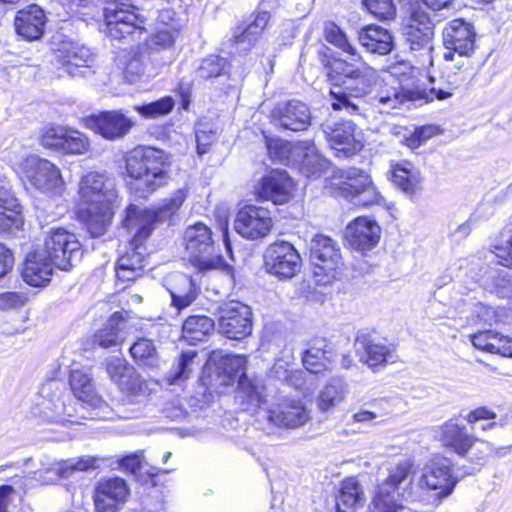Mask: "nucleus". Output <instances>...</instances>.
<instances>
[{"instance_id": "obj_58", "label": "nucleus", "mask_w": 512, "mask_h": 512, "mask_svg": "<svg viewBox=\"0 0 512 512\" xmlns=\"http://www.w3.org/2000/svg\"><path fill=\"white\" fill-rule=\"evenodd\" d=\"M247 359L244 355L227 354L221 357L219 361V368L229 379L234 380L240 377H245Z\"/></svg>"}, {"instance_id": "obj_57", "label": "nucleus", "mask_w": 512, "mask_h": 512, "mask_svg": "<svg viewBox=\"0 0 512 512\" xmlns=\"http://www.w3.org/2000/svg\"><path fill=\"white\" fill-rule=\"evenodd\" d=\"M104 366L110 379L119 385L129 373H133V366L122 356H110L105 359Z\"/></svg>"}, {"instance_id": "obj_49", "label": "nucleus", "mask_w": 512, "mask_h": 512, "mask_svg": "<svg viewBox=\"0 0 512 512\" xmlns=\"http://www.w3.org/2000/svg\"><path fill=\"white\" fill-rule=\"evenodd\" d=\"M414 462L412 459L406 458L399 460L389 469L388 477L382 482L383 485L396 491L401 485H410L412 482Z\"/></svg>"}, {"instance_id": "obj_41", "label": "nucleus", "mask_w": 512, "mask_h": 512, "mask_svg": "<svg viewBox=\"0 0 512 512\" xmlns=\"http://www.w3.org/2000/svg\"><path fill=\"white\" fill-rule=\"evenodd\" d=\"M131 357L141 368L158 369L161 360L154 343L147 338H139L129 349Z\"/></svg>"}, {"instance_id": "obj_8", "label": "nucleus", "mask_w": 512, "mask_h": 512, "mask_svg": "<svg viewBox=\"0 0 512 512\" xmlns=\"http://www.w3.org/2000/svg\"><path fill=\"white\" fill-rule=\"evenodd\" d=\"M105 32L114 39H124L146 32L147 19L130 0H111L104 8Z\"/></svg>"}, {"instance_id": "obj_34", "label": "nucleus", "mask_w": 512, "mask_h": 512, "mask_svg": "<svg viewBox=\"0 0 512 512\" xmlns=\"http://www.w3.org/2000/svg\"><path fill=\"white\" fill-rule=\"evenodd\" d=\"M361 46L369 53L387 55L394 47L391 32L381 26L369 25L358 32Z\"/></svg>"}, {"instance_id": "obj_23", "label": "nucleus", "mask_w": 512, "mask_h": 512, "mask_svg": "<svg viewBox=\"0 0 512 512\" xmlns=\"http://www.w3.org/2000/svg\"><path fill=\"white\" fill-rule=\"evenodd\" d=\"M272 122L291 131L306 130L311 124V111L307 104L299 100L278 103L271 113Z\"/></svg>"}, {"instance_id": "obj_59", "label": "nucleus", "mask_w": 512, "mask_h": 512, "mask_svg": "<svg viewBox=\"0 0 512 512\" xmlns=\"http://www.w3.org/2000/svg\"><path fill=\"white\" fill-rule=\"evenodd\" d=\"M270 157L284 165L293 166L296 159L295 149L296 143L292 144L289 142L277 140L272 141L267 146Z\"/></svg>"}, {"instance_id": "obj_25", "label": "nucleus", "mask_w": 512, "mask_h": 512, "mask_svg": "<svg viewBox=\"0 0 512 512\" xmlns=\"http://www.w3.org/2000/svg\"><path fill=\"white\" fill-rule=\"evenodd\" d=\"M133 233V241L130 243L127 251L122 254L117 261L116 274L120 280L132 281L143 274L144 268L147 265L145 256V248L142 242L145 239H137L136 229H127Z\"/></svg>"}, {"instance_id": "obj_40", "label": "nucleus", "mask_w": 512, "mask_h": 512, "mask_svg": "<svg viewBox=\"0 0 512 512\" xmlns=\"http://www.w3.org/2000/svg\"><path fill=\"white\" fill-rule=\"evenodd\" d=\"M347 393L348 385L345 380L341 377H332L317 396V408L323 413H330L345 400Z\"/></svg>"}, {"instance_id": "obj_54", "label": "nucleus", "mask_w": 512, "mask_h": 512, "mask_svg": "<svg viewBox=\"0 0 512 512\" xmlns=\"http://www.w3.org/2000/svg\"><path fill=\"white\" fill-rule=\"evenodd\" d=\"M99 458L93 456H83L79 458H72L57 464L54 470L59 477L68 478L76 471H88L98 467L97 462Z\"/></svg>"}, {"instance_id": "obj_60", "label": "nucleus", "mask_w": 512, "mask_h": 512, "mask_svg": "<svg viewBox=\"0 0 512 512\" xmlns=\"http://www.w3.org/2000/svg\"><path fill=\"white\" fill-rule=\"evenodd\" d=\"M66 126H45L41 131V145L48 149H54L60 152L62 142L67 131Z\"/></svg>"}, {"instance_id": "obj_45", "label": "nucleus", "mask_w": 512, "mask_h": 512, "mask_svg": "<svg viewBox=\"0 0 512 512\" xmlns=\"http://www.w3.org/2000/svg\"><path fill=\"white\" fill-rule=\"evenodd\" d=\"M214 327V321L207 316H189L182 326L183 337L191 343L199 342L204 340L214 330Z\"/></svg>"}, {"instance_id": "obj_55", "label": "nucleus", "mask_w": 512, "mask_h": 512, "mask_svg": "<svg viewBox=\"0 0 512 512\" xmlns=\"http://www.w3.org/2000/svg\"><path fill=\"white\" fill-rule=\"evenodd\" d=\"M227 67V60L218 55H209L204 58L200 65L197 67L195 73L196 77L202 80H209L214 77H219L225 73Z\"/></svg>"}, {"instance_id": "obj_17", "label": "nucleus", "mask_w": 512, "mask_h": 512, "mask_svg": "<svg viewBox=\"0 0 512 512\" xmlns=\"http://www.w3.org/2000/svg\"><path fill=\"white\" fill-rule=\"evenodd\" d=\"M457 483L453 475L451 462L447 458H434L422 469L418 486L433 493L438 498L447 497Z\"/></svg>"}, {"instance_id": "obj_27", "label": "nucleus", "mask_w": 512, "mask_h": 512, "mask_svg": "<svg viewBox=\"0 0 512 512\" xmlns=\"http://www.w3.org/2000/svg\"><path fill=\"white\" fill-rule=\"evenodd\" d=\"M345 237L353 249L370 250L378 243L380 227L374 220L358 217L346 227Z\"/></svg>"}, {"instance_id": "obj_14", "label": "nucleus", "mask_w": 512, "mask_h": 512, "mask_svg": "<svg viewBox=\"0 0 512 512\" xmlns=\"http://www.w3.org/2000/svg\"><path fill=\"white\" fill-rule=\"evenodd\" d=\"M218 330L229 339L241 340L252 332V311L239 301H229L218 308Z\"/></svg>"}, {"instance_id": "obj_2", "label": "nucleus", "mask_w": 512, "mask_h": 512, "mask_svg": "<svg viewBox=\"0 0 512 512\" xmlns=\"http://www.w3.org/2000/svg\"><path fill=\"white\" fill-rule=\"evenodd\" d=\"M79 197L87 208L83 218L87 230L92 237L105 234L114 215V207L118 203V190L115 179L106 173L89 172L79 182Z\"/></svg>"}, {"instance_id": "obj_26", "label": "nucleus", "mask_w": 512, "mask_h": 512, "mask_svg": "<svg viewBox=\"0 0 512 512\" xmlns=\"http://www.w3.org/2000/svg\"><path fill=\"white\" fill-rule=\"evenodd\" d=\"M295 183L284 170H273L262 178L258 187V196L274 204H284L292 197Z\"/></svg>"}, {"instance_id": "obj_52", "label": "nucleus", "mask_w": 512, "mask_h": 512, "mask_svg": "<svg viewBox=\"0 0 512 512\" xmlns=\"http://www.w3.org/2000/svg\"><path fill=\"white\" fill-rule=\"evenodd\" d=\"M120 390L124 392L132 402H140L147 398L150 394L148 383L133 369V373L118 385Z\"/></svg>"}, {"instance_id": "obj_31", "label": "nucleus", "mask_w": 512, "mask_h": 512, "mask_svg": "<svg viewBox=\"0 0 512 512\" xmlns=\"http://www.w3.org/2000/svg\"><path fill=\"white\" fill-rule=\"evenodd\" d=\"M128 487L122 478H109L98 483L94 502L98 510L114 512L117 504L124 502L128 496Z\"/></svg>"}, {"instance_id": "obj_12", "label": "nucleus", "mask_w": 512, "mask_h": 512, "mask_svg": "<svg viewBox=\"0 0 512 512\" xmlns=\"http://www.w3.org/2000/svg\"><path fill=\"white\" fill-rule=\"evenodd\" d=\"M340 194L356 206L382 205L384 198L371 176L358 168H349L343 174Z\"/></svg>"}, {"instance_id": "obj_29", "label": "nucleus", "mask_w": 512, "mask_h": 512, "mask_svg": "<svg viewBox=\"0 0 512 512\" xmlns=\"http://www.w3.org/2000/svg\"><path fill=\"white\" fill-rule=\"evenodd\" d=\"M164 286L170 294L171 307L177 312L189 307L197 298L193 280L186 274L175 272L164 279Z\"/></svg>"}, {"instance_id": "obj_5", "label": "nucleus", "mask_w": 512, "mask_h": 512, "mask_svg": "<svg viewBox=\"0 0 512 512\" xmlns=\"http://www.w3.org/2000/svg\"><path fill=\"white\" fill-rule=\"evenodd\" d=\"M71 403L70 397L63 391L62 383L48 380L41 385L31 414L47 424L73 423L76 409Z\"/></svg>"}, {"instance_id": "obj_53", "label": "nucleus", "mask_w": 512, "mask_h": 512, "mask_svg": "<svg viewBox=\"0 0 512 512\" xmlns=\"http://www.w3.org/2000/svg\"><path fill=\"white\" fill-rule=\"evenodd\" d=\"M89 150V138L84 133L68 127L60 152L65 155H85Z\"/></svg>"}, {"instance_id": "obj_16", "label": "nucleus", "mask_w": 512, "mask_h": 512, "mask_svg": "<svg viewBox=\"0 0 512 512\" xmlns=\"http://www.w3.org/2000/svg\"><path fill=\"white\" fill-rule=\"evenodd\" d=\"M322 130L339 158L351 157L363 148L361 133L357 132L356 125L350 120L327 122L322 124Z\"/></svg>"}, {"instance_id": "obj_15", "label": "nucleus", "mask_w": 512, "mask_h": 512, "mask_svg": "<svg viewBox=\"0 0 512 512\" xmlns=\"http://www.w3.org/2000/svg\"><path fill=\"white\" fill-rule=\"evenodd\" d=\"M434 23L420 6L412 7L402 24L403 36L412 51L430 52L434 38Z\"/></svg>"}, {"instance_id": "obj_9", "label": "nucleus", "mask_w": 512, "mask_h": 512, "mask_svg": "<svg viewBox=\"0 0 512 512\" xmlns=\"http://www.w3.org/2000/svg\"><path fill=\"white\" fill-rule=\"evenodd\" d=\"M52 49L57 62L71 77L86 78L95 73L96 55L85 45L57 34L53 38Z\"/></svg>"}, {"instance_id": "obj_10", "label": "nucleus", "mask_w": 512, "mask_h": 512, "mask_svg": "<svg viewBox=\"0 0 512 512\" xmlns=\"http://www.w3.org/2000/svg\"><path fill=\"white\" fill-rule=\"evenodd\" d=\"M309 249L315 282L321 286L330 284L343 265L339 244L326 235L318 234L311 239Z\"/></svg>"}, {"instance_id": "obj_46", "label": "nucleus", "mask_w": 512, "mask_h": 512, "mask_svg": "<svg viewBox=\"0 0 512 512\" xmlns=\"http://www.w3.org/2000/svg\"><path fill=\"white\" fill-rule=\"evenodd\" d=\"M392 181L403 192L412 195L420 184L419 172L410 164H396L392 172Z\"/></svg>"}, {"instance_id": "obj_47", "label": "nucleus", "mask_w": 512, "mask_h": 512, "mask_svg": "<svg viewBox=\"0 0 512 512\" xmlns=\"http://www.w3.org/2000/svg\"><path fill=\"white\" fill-rule=\"evenodd\" d=\"M293 361L291 351L285 352L282 357L275 360L270 373L274 378L299 388L302 385V372L292 370Z\"/></svg>"}, {"instance_id": "obj_43", "label": "nucleus", "mask_w": 512, "mask_h": 512, "mask_svg": "<svg viewBox=\"0 0 512 512\" xmlns=\"http://www.w3.org/2000/svg\"><path fill=\"white\" fill-rule=\"evenodd\" d=\"M357 350H363L360 355L361 361L370 367H376L393 360L392 350L380 343H374L367 340L357 341Z\"/></svg>"}, {"instance_id": "obj_48", "label": "nucleus", "mask_w": 512, "mask_h": 512, "mask_svg": "<svg viewBox=\"0 0 512 512\" xmlns=\"http://www.w3.org/2000/svg\"><path fill=\"white\" fill-rule=\"evenodd\" d=\"M397 495L398 493L396 491H392L391 488L383 485L382 483L379 484L376 494L369 505L370 512L404 511L405 507L398 502L396 497Z\"/></svg>"}, {"instance_id": "obj_32", "label": "nucleus", "mask_w": 512, "mask_h": 512, "mask_svg": "<svg viewBox=\"0 0 512 512\" xmlns=\"http://www.w3.org/2000/svg\"><path fill=\"white\" fill-rule=\"evenodd\" d=\"M69 384L74 396L97 409H107L108 406L102 397L96 393L92 375L89 369H72Z\"/></svg>"}, {"instance_id": "obj_63", "label": "nucleus", "mask_w": 512, "mask_h": 512, "mask_svg": "<svg viewBox=\"0 0 512 512\" xmlns=\"http://www.w3.org/2000/svg\"><path fill=\"white\" fill-rule=\"evenodd\" d=\"M363 5L379 19L389 20L396 15V8L392 0H364Z\"/></svg>"}, {"instance_id": "obj_56", "label": "nucleus", "mask_w": 512, "mask_h": 512, "mask_svg": "<svg viewBox=\"0 0 512 512\" xmlns=\"http://www.w3.org/2000/svg\"><path fill=\"white\" fill-rule=\"evenodd\" d=\"M324 36L330 44L351 56H356V49L348 40L347 35L334 22L325 23Z\"/></svg>"}, {"instance_id": "obj_4", "label": "nucleus", "mask_w": 512, "mask_h": 512, "mask_svg": "<svg viewBox=\"0 0 512 512\" xmlns=\"http://www.w3.org/2000/svg\"><path fill=\"white\" fill-rule=\"evenodd\" d=\"M436 437L444 447L478 465H483L489 455L503 456L509 452L508 447L494 448L489 442L473 436L456 417L441 424Z\"/></svg>"}, {"instance_id": "obj_28", "label": "nucleus", "mask_w": 512, "mask_h": 512, "mask_svg": "<svg viewBox=\"0 0 512 512\" xmlns=\"http://www.w3.org/2000/svg\"><path fill=\"white\" fill-rule=\"evenodd\" d=\"M46 22L44 10L36 4H31L17 12L14 25L19 36L34 41L43 36Z\"/></svg>"}, {"instance_id": "obj_42", "label": "nucleus", "mask_w": 512, "mask_h": 512, "mask_svg": "<svg viewBox=\"0 0 512 512\" xmlns=\"http://www.w3.org/2000/svg\"><path fill=\"white\" fill-rule=\"evenodd\" d=\"M237 397L241 399L245 409L260 407L264 401V386L260 380L250 379L247 376L238 380Z\"/></svg>"}, {"instance_id": "obj_7", "label": "nucleus", "mask_w": 512, "mask_h": 512, "mask_svg": "<svg viewBox=\"0 0 512 512\" xmlns=\"http://www.w3.org/2000/svg\"><path fill=\"white\" fill-rule=\"evenodd\" d=\"M184 242L190 263L200 272L222 268L225 261L216 251L213 233L210 227L197 222L186 228Z\"/></svg>"}, {"instance_id": "obj_37", "label": "nucleus", "mask_w": 512, "mask_h": 512, "mask_svg": "<svg viewBox=\"0 0 512 512\" xmlns=\"http://www.w3.org/2000/svg\"><path fill=\"white\" fill-rule=\"evenodd\" d=\"M365 494L362 485L354 477L346 478L336 497V512H357L365 505Z\"/></svg>"}, {"instance_id": "obj_11", "label": "nucleus", "mask_w": 512, "mask_h": 512, "mask_svg": "<svg viewBox=\"0 0 512 512\" xmlns=\"http://www.w3.org/2000/svg\"><path fill=\"white\" fill-rule=\"evenodd\" d=\"M41 252L54 261L56 268L64 271L70 270L83 255L76 235L61 227L45 233Z\"/></svg>"}, {"instance_id": "obj_1", "label": "nucleus", "mask_w": 512, "mask_h": 512, "mask_svg": "<svg viewBox=\"0 0 512 512\" xmlns=\"http://www.w3.org/2000/svg\"><path fill=\"white\" fill-rule=\"evenodd\" d=\"M335 87L330 90L331 107L349 115L370 118L375 113L388 114L409 100L401 86L380 81L377 71L359 61L335 60L332 65Z\"/></svg>"}, {"instance_id": "obj_50", "label": "nucleus", "mask_w": 512, "mask_h": 512, "mask_svg": "<svg viewBox=\"0 0 512 512\" xmlns=\"http://www.w3.org/2000/svg\"><path fill=\"white\" fill-rule=\"evenodd\" d=\"M177 35L178 27H172V29H159L148 39L144 47L148 51L159 52L161 56H170L173 61L174 56L170 49L173 47Z\"/></svg>"}, {"instance_id": "obj_24", "label": "nucleus", "mask_w": 512, "mask_h": 512, "mask_svg": "<svg viewBox=\"0 0 512 512\" xmlns=\"http://www.w3.org/2000/svg\"><path fill=\"white\" fill-rule=\"evenodd\" d=\"M133 125L134 122L120 110L101 112L86 119V126L107 140L123 138Z\"/></svg>"}, {"instance_id": "obj_35", "label": "nucleus", "mask_w": 512, "mask_h": 512, "mask_svg": "<svg viewBox=\"0 0 512 512\" xmlns=\"http://www.w3.org/2000/svg\"><path fill=\"white\" fill-rule=\"evenodd\" d=\"M454 56H458L457 53H453L451 51H444L443 60L444 64L441 71L442 78L446 81L448 88H431V92L436 96L439 100H444L450 96H452V91L457 89L458 87L464 85L468 82L470 73L468 71H464V69H460L454 65Z\"/></svg>"}, {"instance_id": "obj_33", "label": "nucleus", "mask_w": 512, "mask_h": 512, "mask_svg": "<svg viewBox=\"0 0 512 512\" xmlns=\"http://www.w3.org/2000/svg\"><path fill=\"white\" fill-rule=\"evenodd\" d=\"M294 153L296 154V159L293 166L307 177L320 174L328 165L327 160L319 155L312 141L296 142Z\"/></svg>"}, {"instance_id": "obj_20", "label": "nucleus", "mask_w": 512, "mask_h": 512, "mask_svg": "<svg viewBox=\"0 0 512 512\" xmlns=\"http://www.w3.org/2000/svg\"><path fill=\"white\" fill-rule=\"evenodd\" d=\"M272 226L270 211L253 205L240 209L234 221V228L237 233L250 240L266 237Z\"/></svg>"}, {"instance_id": "obj_62", "label": "nucleus", "mask_w": 512, "mask_h": 512, "mask_svg": "<svg viewBox=\"0 0 512 512\" xmlns=\"http://www.w3.org/2000/svg\"><path fill=\"white\" fill-rule=\"evenodd\" d=\"M173 107L174 100L167 96L149 104L136 106L135 109L146 118H156L168 114Z\"/></svg>"}, {"instance_id": "obj_3", "label": "nucleus", "mask_w": 512, "mask_h": 512, "mask_svg": "<svg viewBox=\"0 0 512 512\" xmlns=\"http://www.w3.org/2000/svg\"><path fill=\"white\" fill-rule=\"evenodd\" d=\"M168 155L152 147H137L126 157L127 186L138 198H147L169 182Z\"/></svg>"}, {"instance_id": "obj_39", "label": "nucleus", "mask_w": 512, "mask_h": 512, "mask_svg": "<svg viewBox=\"0 0 512 512\" xmlns=\"http://www.w3.org/2000/svg\"><path fill=\"white\" fill-rule=\"evenodd\" d=\"M471 342L479 350L512 358V338L496 331L486 330L473 334Z\"/></svg>"}, {"instance_id": "obj_51", "label": "nucleus", "mask_w": 512, "mask_h": 512, "mask_svg": "<svg viewBox=\"0 0 512 512\" xmlns=\"http://www.w3.org/2000/svg\"><path fill=\"white\" fill-rule=\"evenodd\" d=\"M197 356L198 353L195 350L182 352L176 364L171 368L166 376V380L169 384H179L182 381L187 380L193 371Z\"/></svg>"}, {"instance_id": "obj_6", "label": "nucleus", "mask_w": 512, "mask_h": 512, "mask_svg": "<svg viewBox=\"0 0 512 512\" xmlns=\"http://www.w3.org/2000/svg\"><path fill=\"white\" fill-rule=\"evenodd\" d=\"M187 193L186 188H180L153 210H142L136 205H129L126 209L123 225L127 229H136L137 239H147L156 222L169 219L180 209L187 197Z\"/></svg>"}, {"instance_id": "obj_36", "label": "nucleus", "mask_w": 512, "mask_h": 512, "mask_svg": "<svg viewBox=\"0 0 512 512\" xmlns=\"http://www.w3.org/2000/svg\"><path fill=\"white\" fill-rule=\"evenodd\" d=\"M22 225L21 206L7 183L0 180V232L19 229Z\"/></svg>"}, {"instance_id": "obj_21", "label": "nucleus", "mask_w": 512, "mask_h": 512, "mask_svg": "<svg viewBox=\"0 0 512 512\" xmlns=\"http://www.w3.org/2000/svg\"><path fill=\"white\" fill-rule=\"evenodd\" d=\"M172 63L170 56H161L157 51H148L144 46L138 48L128 59L125 77L133 82L141 76L155 77L167 65Z\"/></svg>"}, {"instance_id": "obj_44", "label": "nucleus", "mask_w": 512, "mask_h": 512, "mask_svg": "<svg viewBox=\"0 0 512 512\" xmlns=\"http://www.w3.org/2000/svg\"><path fill=\"white\" fill-rule=\"evenodd\" d=\"M270 14L266 11L259 12L255 19L248 24L240 33H235L234 42L241 45L243 50L250 49L260 37L268 22Z\"/></svg>"}, {"instance_id": "obj_13", "label": "nucleus", "mask_w": 512, "mask_h": 512, "mask_svg": "<svg viewBox=\"0 0 512 512\" xmlns=\"http://www.w3.org/2000/svg\"><path fill=\"white\" fill-rule=\"evenodd\" d=\"M302 259L295 247L286 241L270 244L264 252V267L268 274L280 280L291 279L297 275Z\"/></svg>"}, {"instance_id": "obj_61", "label": "nucleus", "mask_w": 512, "mask_h": 512, "mask_svg": "<svg viewBox=\"0 0 512 512\" xmlns=\"http://www.w3.org/2000/svg\"><path fill=\"white\" fill-rule=\"evenodd\" d=\"M302 362L310 373H321L327 369L325 351L321 348L312 347L307 349L302 356Z\"/></svg>"}, {"instance_id": "obj_18", "label": "nucleus", "mask_w": 512, "mask_h": 512, "mask_svg": "<svg viewBox=\"0 0 512 512\" xmlns=\"http://www.w3.org/2000/svg\"><path fill=\"white\" fill-rule=\"evenodd\" d=\"M26 179L35 189L43 193L61 194L65 182L60 169L51 161L31 155L25 160Z\"/></svg>"}, {"instance_id": "obj_64", "label": "nucleus", "mask_w": 512, "mask_h": 512, "mask_svg": "<svg viewBox=\"0 0 512 512\" xmlns=\"http://www.w3.org/2000/svg\"><path fill=\"white\" fill-rule=\"evenodd\" d=\"M27 297L19 292H5L0 294V309H17L25 305Z\"/></svg>"}, {"instance_id": "obj_30", "label": "nucleus", "mask_w": 512, "mask_h": 512, "mask_svg": "<svg viewBox=\"0 0 512 512\" xmlns=\"http://www.w3.org/2000/svg\"><path fill=\"white\" fill-rule=\"evenodd\" d=\"M55 267L52 259L36 249L27 255L21 275L30 286L40 287L50 281Z\"/></svg>"}, {"instance_id": "obj_22", "label": "nucleus", "mask_w": 512, "mask_h": 512, "mask_svg": "<svg viewBox=\"0 0 512 512\" xmlns=\"http://www.w3.org/2000/svg\"><path fill=\"white\" fill-rule=\"evenodd\" d=\"M265 419L278 428L295 429L306 424L310 411L300 400L287 399L265 411Z\"/></svg>"}, {"instance_id": "obj_19", "label": "nucleus", "mask_w": 512, "mask_h": 512, "mask_svg": "<svg viewBox=\"0 0 512 512\" xmlns=\"http://www.w3.org/2000/svg\"><path fill=\"white\" fill-rule=\"evenodd\" d=\"M477 33L472 23L453 19L446 23L442 31L445 51L457 53L459 57H472L477 49Z\"/></svg>"}, {"instance_id": "obj_38", "label": "nucleus", "mask_w": 512, "mask_h": 512, "mask_svg": "<svg viewBox=\"0 0 512 512\" xmlns=\"http://www.w3.org/2000/svg\"><path fill=\"white\" fill-rule=\"evenodd\" d=\"M127 322L120 312H115L94 336L95 343L103 348L122 344L127 338Z\"/></svg>"}]
</instances>
